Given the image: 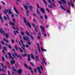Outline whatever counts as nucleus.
Returning <instances> with one entry per match:
<instances>
[{"mask_svg": "<svg viewBox=\"0 0 75 75\" xmlns=\"http://www.w3.org/2000/svg\"><path fill=\"white\" fill-rule=\"evenodd\" d=\"M24 20V22L26 24V25H28L29 28H31V25H30V23H29V22H27V21H26L25 18L24 17L23 18Z\"/></svg>", "mask_w": 75, "mask_h": 75, "instance_id": "1", "label": "nucleus"}, {"mask_svg": "<svg viewBox=\"0 0 75 75\" xmlns=\"http://www.w3.org/2000/svg\"><path fill=\"white\" fill-rule=\"evenodd\" d=\"M58 2L60 4H67V2H66V1L64 0H62L61 1H59Z\"/></svg>", "mask_w": 75, "mask_h": 75, "instance_id": "2", "label": "nucleus"}, {"mask_svg": "<svg viewBox=\"0 0 75 75\" xmlns=\"http://www.w3.org/2000/svg\"><path fill=\"white\" fill-rule=\"evenodd\" d=\"M40 28L41 29L42 34L43 33V32H45L44 28V27H43L42 26L40 25Z\"/></svg>", "mask_w": 75, "mask_h": 75, "instance_id": "3", "label": "nucleus"}, {"mask_svg": "<svg viewBox=\"0 0 75 75\" xmlns=\"http://www.w3.org/2000/svg\"><path fill=\"white\" fill-rule=\"evenodd\" d=\"M0 64L2 66V70L0 68V71H3V72H5V71H4V66H3V64H2V63H1Z\"/></svg>", "mask_w": 75, "mask_h": 75, "instance_id": "4", "label": "nucleus"}, {"mask_svg": "<svg viewBox=\"0 0 75 75\" xmlns=\"http://www.w3.org/2000/svg\"><path fill=\"white\" fill-rule=\"evenodd\" d=\"M8 55H9V58L10 59H14V58H13V57H12L11 54V53H10V52H8Z\"/></svg>", "mask_w": 75, "mask_h": 75, "instance_id": "5", "label": "nucleus"}, {"mask_svg": "<svg viewBox=\"0 0 75 75\" xmlns=\"http://www.w3.org/2000/svg\"><path fill=\"white\" fill-rule=\"evenodd\" d=\"M23 38L24 40H25L26 41H28L29 40V38H28V36H26V38H25V36H24L23 37Z\"/></svg>", "mask_w": 75, "mask_h": 75, "instance_id": "6", "label": "nucleus"}, {"mask_svg": "<svg viewBox=\"0 0 75 75\" xmlns=\"http://www.w3.org/2000/svg\"><path fill=\"white\" fill-rule=\"evenodd\" d=\"M13 8L17 14H19V13H18V11H17V9L16 8L14 7Z\"/></svg>", "mask_w": 75, "mask_h": 75, "instance_id": "7", "label": "nucleus"}, {"mask_svg": "<svg viewBox=\"0 0 75 75\" xmlns=\"http://www.w3.org/2000/svg\"><path fill=\"white\" fill-rule=\"evenodd\" d=\"M40 10L42 13H45V10L43 8H40Z\"/></svg>", "mask_w": 75, "mask_h": 75, "instance_id": "8", "label": "nucleus"}, {"mask_svg": "<svg viewBox=\"0 0 75 75\" xmlns=\"http://www.w3.org/2000/svg\"><path fill=\"white\" fill-rule=\"evenodd\" d=\"M8 14H9V15H10V14H12V13H12V12H11V10H10V9H8Z\"/></svg>", "mask_w": 75, "mask_h": 75, "instance_id": "9", "label": "nucleus"}, {"mask_svg": "<svg viewBox=\"0 0 75 75\" xmlns=\"http://www.w3.org/2000/svg\"><path fill=\"white\" fill-rule=\"evenodd\" d=\"M0 33H1L3 34L4 35V34H5L4 32L2 30V29L1 28H0Z\"/></svg>", "mask_w": 75, "mask_h": 75, "instance_id": "10", "label": "nucleus"}, {"mask_svg": "<svg viewBox=\"0 0 75 75\" xmlns=\"http://www.w3.org/2000/svg\"><path fill=\"white\" fill-rule=\"evenodd\" d=\"M12 55L13 57H15V56H16L17 54L16 52H14L12 53Z\"/></svg>", "mask_w": 75, "mask_h": 75, "instance_id": "11", "label": "nucleus"}, {"mask_svg": "<svg viewBox=\"0 0 75 75\" xmlns=\"http://www.w3.org/2000/svg\"><path fill=\"white\" fill-rule=\"evenodd\" d=\"M18 74H21L22 72V70H21V69L18 70Z\"/></svg>", "mask_w": 75, "mask_h": 75, "instance_id": "12", "label": "nucleus"}, {"mask_svg": "<svg viewBox=\"0 0 75 75\" xmlns=\"http://www.w3.org/2000/svg\"><path fill=\"white\" fill-rule=\"evenodd\" d=\"M9 24H11V25H13V26H14V25H15V23L14 22L12 23H11V22H10L9 23Z\"/></svg>", "mask_w": 75, "mask_h": 75, "instance_id": "13", "label": "nucleus"}, {"mask_svg": "<svg viewBox=\"0 0 75 75\" xmlns=\"http://www.w3.org/2000/svg\"><path fill=\"white\" fill-rule=\"evenodd\" d=\"M38 48L39 51V52H41V51H40V45L39 44V43H38Z\"/></svg>", "mask_w": 75, "mask_h": 75, "instance_id": "14", "label": "nucleus"}, {"mask_svg": "<svg viewBox=\"0 0 75 75\" xmlns=\"http://www.w3.org/2000/svg\"><path fill=\"white\" fill-rule=\"evenodd\" d=\"M8 11V10H7V9H5L4 10V13H5V14H7Z\"/></svg>", "mask_w": 75, "mask_h": 75, "instance_id": "15", "label": "nucleus"}, {"mask_svg": "<svg viewBox=\"0 0 75 75\" xmlns=\"http://www.w3.org/2000/svg\"><path fill=\"white\" fill-rule=\"evenodd\" d=\"M15 61L14 60H11V63L12 64H14V62Z\"/></svg>", "mask_w": 75, "mask_h": 75, "instance_id": "16", "label": "nucleus"}, {"mask_svg": "<svg viewBox=\"0 0 75 75\" xmlns=\"http://www.w3.org/2000/svg\"><path fill=\"white\" fill-rule=\"evenodd\" d=\"M48 7H49V8H53V6H52L51 4L49 5H48Z\"/></svg>", "mask_w": 75, "mask_h": 75, "instance_id": "17", "label": "nucleus"}, {"mask_svg": "<svg viewBox=\"0 0 75 75\" xmlns=\"http://www.w3.org/2000/svg\"><path fill=\"white\" fill-rule=\"evenodd\" d=\"M70 1L71 2V4L72 6V7H74V4H73V3H72V0H70Z\"/></svg>", "mask_w": 75, "mask_h": 75, "instance_id": "18", "label": "nucleus"}, {"mask_svg": "<svg viewBox=\"0 0 75 75\" xmlns=\"http://www.w3.org/2000/svg\"><path fill=\"white\" fill-rule=\"evenodd\" d=\"M60 8H62V9H63V10H66V9L65 8H64V7H63L62 6H60Z\"/></svg>", "mask_w": 75, "mask_h": 75, "instance_id": "19", "label": "nucleus"}, {"mask_svg": "<svg viewBox=\"0 0 75 75\" xmlns=\"http://www.w3.org/2000/svg\"><path fill=\"white\" fill-rule=\"evenodd\" d=\"M18 49L20 51V52H23V50H22V49H21V48L20 47H19Z\"/></svg>", "mask_w": 75, "mask_h": 75, "instance_id": "20", "label": "nucleus"}, {"mask_svg": "<svg viewBox=\"0 0 75 75\" xmlns=\"http://www.w3.org/2000/svg\"><path fill=\"white\" fill-rule=\"evenodd\" d=\"M15 48L17 51H18V48H17V45H15Z\"/></svg>", "mask_w": 75, "mask_h": 75, "instance_id": "21", "label": "nucleus"}, {"mask_svg": "<svg viewBox=\"0 0 75 75\" xmlns=\"http://www.w3.org/2000/svg\"><path fill=\"white\" fill-rule=\"evenodd\" d=\"M36 12H37V13L38 14H40V12H39V10H38V9L37 8L36 9Z\"/></svg>", "mask_w": 75, "mask_h": 75, "instance_id": "22", "label": "nucleus"}, {"mask_svg": "<svg viewBox=\"0 0 75 75\" xmlns=\"http://www.w3.org/2000/svg\"><path fill=\"white\" fill-rule=\"evenodd\" d=\"M20 42H21V43L22 44V45H23V47H24V48H25V46H24V45L23 44V41L21 40L20 41Z\"/></svg>", "mask_w": 75, "mask_h": 75, "instance_id": "23", "label": "nucleus"}, {"mask_svg": "<svg viewBox=\"0 0 75 75\" xmlns=\"http://www.w3.org/2000/svg\"><path fill=\"white\" fill-rule=\"evenodd\" d=\"M6 16L7 17V19L8 21H10V18H9V17L8 16V15H6Z\"/></svg>", "mask_w": 75, "mask_h": 75, "instance_id": "24", "label": "nucleus"}, {"mask_svg": "<svg viewBox=\"0 0 75 75\" xmlns=\"http://www.w3.org/2000/svg\"><path fill=\"white\" fill-rule=\"evenodd\" d=\"M22 56H23V57H26L27 55V54H22Z\"/></svg>", "mask_w": 75, "mask_h": 75, "instance_id": "25", "label": "nucleus"}, {"mask_svg": "<svg viewBox=\"0 0 75 75\" xmlns=\"http://www.w3.org/2000/svg\"><path fill=\"white\" fill-rule=\"evenodd\" d=\"M31 57L33 59H34V55H33V54H31Z\"/></svg>", "mask_w": 75, "mask_h": 75, "instance_id": "26", "label": "nucleus"}, {"mask_svg": "<svg viewBox=\"0 0 75 75\" xmlns=\"http://www.w3.org/2000/svg\"><path fill=\"white\" fill-rule=\"evenodd\" d=\"M43 1V2H44L45 4H47V2L46 1H45V0H42Z\"/></svg>", "mask_w": 75, "mask_h": 75, "instance_id": "27", "label": "nucleus"}, {"mask_svg": "<svg viewBox=\"0 0 75 75\" xmlns=\"http://www.w3.org/2000/svg\"><path fill=\"white\" fill-rule=\"evenodd\" d=\"M38 57H39L38 56H35V58L37 60H38Z\"/></svg>", "mask_w": 75, "mask_h": 75, "instance_id": "28", "label": "nucleus"}, {"mask_svg": "<svg viewBox=\"0 0 75 75\" xmlns=\"http://www.w3.org/2000/svg\"><path fill=\"white\" fill-rule=\"evenodd\" d=\"M26 35H28L29 36H30V34H29V33H28V31H26Z\"/></svg>", "mask_w": 75, "mask_h": 75, "instance_id": "29", "label": "nucleus"}, {"mask_svg": "<svg viewBox=\"0 0 75 75\" xmlns=\"http://www.w3.org/2000/svg\"><path fill=\"white\" fill-rule=\"evenodd\" d=\"M24 65L26 68H28V66L26 64H24Z\"/></svg>", "mask_w": 75, "mask_h": 75, "instance_id": "30", "label": "nucleus"}, {"mask_svg": "<svg viewBox=\"0 0 75 75\" xmlns=\"http://www.w3.org/2000/svg\"><path fill=\"white\" fill-rule=\"evenodd\" d=\"M40 19H43V16H42V15H40Z\"/></svg>", "mask_w": 75, "mask_h": 75, "instance_id": "31", "label": "nucleus"}, {"mask_svg": "<svg viewBox=\"0 0 75 75\" xmlns=\"http://www.w3.org/2000/svg\"><path fill=\"white\" fill-rule=\"evenodd\" d=\"M12 69L13 71H15V72H16V70L15 69V68H14V67H12Z\"/></svg>", "mask_w": 75, "mask_h": 75, "instance_id": "32", "label": "nucleus"}, {"mask_svg": "<svg viewBox=\"0 0 75 75\" xmlns=\"http://www.w3.org/2000/svg\"><path fill=\"white\" fill-rule=\"evenodd\" d=\"M21 34L22 35H24V32L23 31H22L21 32Z\"/></svg>", "mask_w": 75, "mask_h": 75, "instance_id": "33", "label": "nucleus"}, {"mask_svg": "<svg viewBox=\"0 0 75 75\" xmlns=\"http://www.w3.org/2000/svg\"><path fill=\"white\" fill-rule=\"evenodd\" d=\"M35 31H36V32H37V26H35Z\"/></svg>", "mask_w": 75, "mask_h": 75, "instance_id": "34", "label": "nucleus"}, {"mask_svg": "<svg viewBox=\"0 0 75 75\" xmlns=\"http://www.w3.org/2000/svg\"><path fill=\"white\" fill-rule=\"evenodd\" d=\"M4 20H7V17H6V16H4Z\"/></svg>", "mask_w": 75, "mask_h": 75, "instance_id": "35", "label": "nucleus"}, {"mask_svg": "<svg viewBox=\"0 0 75 75\" xmlns=\"http://www.w3.org/2000/svg\"><path fill=\"white\" fill-rule=\"evenodd\" d=\"M5 36H6V38H8V34H7L6 35H5Z\"/></svg>", "mask_w": 75, "mask_h": 75, "instance_id": "36", "label": "nucleus"}, {"mask_svg": "<svg viewBox=\"0 0 75 75\" xmlns=\"http://www.w3.org/2000/svg\"><path fill=\"white\" fill-rule=\"evenodd\" d=\"M0 19H1V20L2 21V22H3V21L2 18L1 17V15H0Z\"/></svg>", "mask_w": 75, "mask_h": 75, "instance_id": "37", "label": "nucleus"}, {"mask_svg": "<svg viewBox=\"0 0 75 75\" xmlns=\"http://www.w3.org/2000/svg\"><path fill=\"white\" fill-rule=\"evenodd\" d=\"M29 8L30 9H32L33 8V6H29Z\"/></svg>", "mask_w": 75, "mask_h": 75, "instance_id": "38", "label": "nucleus"}, {"mask_svg": "<svg viewBox=\"0 0 75 75\" xmlns=\"http://www.w3.org/2000/svg\"><path fill=\"white\" fill-rule=\"evenodd\" d=\"M24 8L25 9V10H28V7H27V6H24Z\"/></svg>", "mask_w": 75, "mask_h": 75, "instance_id": "39", "label": "nucleus"}, {"mask_svg": "<svg viewBox=\"0 0 75 75\" xmlns=\"http://www.w3.org/2000/svg\"><path fill=\"white\" fill-rule=\"evenodd\" d=\"M3 48H4V50H5V51H7V49L6 48V47H3Z\"/></svg>", "mask_w": 75, "mask_h": 75, "instance_id": "40", "label": "nucleus"}, {"mask_svg": "<svg viewBox=\"0 0 75 75\" xmlns=\"http://www.w3.org/2000/svg\"><path fill=\"white\" fill-rule=\"evenodd\" d=\"M45 19H48V17H47V15L45 16Z\"/></svg>", "mask_w": 75, "mask_h": 75, "instance_id": "41", "label": "nucleus"}, {"mask_svg": "<svg viewBox=\"0 0 75 75\" xmlns=\"http://www.w3.org/2000/svg\"><path fill=\"white\" fill-rule=\"evenodd\" d=\"M48 2H49L50 4L52 3V2L50 0H48Z\"/></svg>", "mask_w": 75, "mask_h": 75, "instance_id": "42", "label": "nucleus"}, {"mask_svg": "<svg viewBox=\"0 0 75 75\" xmlns=\"http://www.w3.org/2000/svg\"><path fill=\"white\" fill-rule=\"evenodd\" d=\"M13 23H16V20H15V19L14 18H13Z\"/></svg>", "mask_w": 75, "mask_h": 75, "instance_id": "43", "label": "nucleus"}, {"mask_svg": "<svg viewBox=\"0 0 75 75\" xmlns=\"http://www.w3.org/2000/svg\"><path fill=\"white\" fill-rule=\"evenodd\" d=\"M32 25L33 27H35V24H34V23H32Z\"/></svg>", "mask_w": 75, "mask_h": 75, "instance_id": "44", "label": "nucleus"}, {"mask_svg": "<svg viewBox=\"0 0 75 75\" xmlns=\"http://www.w3.org/2000/svg\"><path fill=\"white\" fill-rule=\"evenodd\" d=\"M8 46L9 48H11V45H8Z\"/></svg>", "mask_w": 75, "mask_h": 75, "instance_id": "45", "label": "nucleus"}, {"mask_svg": "<svg viewBox=\"0 0 75 75\" xmlns=\"http://www.w3.org/2000/svg\"><path fill=\"white\" fill-rule=\"evenodd\" d=\"M33 21H34V22H35V23H36V22L35 19L34 18L33 19Z\"/></svg>", "mask_w": 75, "mask_h": 75, "instance_id": "46", "label": "nucleus"}, {"mask_svg": "<svg viewBox=\"0 0 75 75\" xmlns=\"http://www.w3.org/2000/svg\"><path fill=\"white\" fill-rule=\"evenodd\" d=\"M1 3H2V4H4V5H6L5 3H4V2L2 1Z\"/></svg>", "mask_w": 75, "mask_h": 75, "instance_id": "47", "label": "nucleus"}, {"mask_svg": "<svg viewBox=\"0 0 75 75\" xmlns=\"http://www.w3.org/2000/svg\"><path fill=\"white\" fill-rule=\"evenodd\" d=\"M16 31L14 30L13 31V32L14 33V34H15V35H16L17 34H16Z\"/></svg>", "mask_w": 75, "mask_h": 75, "instance_id": "48", "label": "nucleus"}, {"mask_svg": "<svg viewBox=\"0 0 75 75\" xmlns=\"http://www.w3.org/2000/svg\"><path fill=\"white\" fill-rule=\"evenodd\" d=\"M37 69L38 71H40V68L39 67H38Z\"/></svg>", "mask_w": 75, "mask_h": 75, "instance_id": "49", "label": "nucleus"}, {"mask_svg": "<svg viewBox=\"0 0 75 75\" xmlns=\"http://www.w3.org/2000/svg\"><path fill=\"white\" fill-rule=\"evenodd\" d=\"M16 57H17L18 58H19V57H20V55H17H17H16Z\"/></svg>", "mask_w": 75, "mask_h": 75, "instance_id": "50", "label": "nucleus"}, {"mask_svg": "<svg viewBox=\"0 0 75 75\" xmlns=\"http://www.w3.org/2000/svg\"><path fill=\"white\" fill-rule=\"evenodd\" d=\"M43 59V62H44L45 64H47V63H46V62H45V60H44V59Z\"/></svg>", "mask_w": 75, "mask_h": 75, "instance_id": "51", "label": "nucleus"}, {"mask_svg": "<svg viewBox=\"0 0 75 75\" xmlns=\"http://www.w3.org/2000/svg\"><path fill=\"white\" fill-rule=\"evenodd\" d=\"M31 65L33 66V67H34V64H33V62H31Z\"/></svg>", "mask_w": 75, "mask_h": 75, "instance_id": "52", "label": "nucleus"}, {"mask_svg": "<svg viewBox=\"0 0 75 75\" xmlns=\"http://www.w3.org/2000/svg\"><path fill=\"white\" fill-rule=\"evenodd\" d=\"M4 44H5V45H6V46H8V44H7V43H5Z\"/></svg>", "mask_w": 75, "mask_h": 75, "instance_id": "53", "label": "nucleus"}, {"mask_svg": "<svg viewBox=\"0 0 75 75\" xmlns=\"http://www.w3.org/2000/svg\"><path fill=\"white\" fill-rule=\"evenodd\" d=\"M21 47H22V48L23 50V51H25V49H24V48L22 46H21Z\"/></svg>", "mask_w": 75, "mask_h": 75, "instance_id": "54", "label": "nucleus"}, {"mask_svg": "<svg viewBox=\"0 0 75 75\" xmlns=\"http://www.w3.org/2000/svg\"><path fill=\"white\" fill-rule=\"evenodd\" d=\"M30 37H31V38H32V40H33V37L32 35H30Z\"/></svg>", "mask_w": 75, "mask_h": 75, "instance_id": "55", "label": "nucleus"}, {"mask_svg": "<svg viewBox=\"0 0 75 75\" xmlns=\"http://www.w3.org/2000/svg\"><path fill=\"white\" fill-rule=\"evenodd\" d=\"M67 13H70V11H69V10H67Z\"/></svg>", "mask_w": 75, "mask_h": 75, "instance_id": "56", "label": "nucleus"}, {"mask_svg": "<svg viewBox=\"0 0 75 75\" xmlns=\"http://www.w3.org/2000/svg\"><path fill=\"white\" fill-rule=\"evenodd\" d=\"M2 60L3 61H5V59H4V57H2Z\"/></svg>", "mask_w": 75, "mask_h": 75, "instance_id": "57", "label": "nucleus"}, {"mask_svg": "<svg viewBox=\"0 0 75 75\" xmlns=\"http://www.w3.org/2000/svg\"><path fill=\"white\" fill-rule=\"evenodd\" d=\"M1 43L2 44H4V42H3V41H1Z\"/></svg>", "mask_w": 75, "mask_h": 75, "instance_id": "58", "label": "nucleus"}, {"mask_svg": "<svg viewBox=\"0 0 75 75\" xmlns=\"http://www.w3.org/2000/svg\"><path fill=\"white\" fill-rule=\"evenodd\" d=\"M28 44H29V45H31V43L30 42H28Z\"/></svg>", "mask_w": 75, "mask_h": 75, "instance_id": "59", "label": "nucleus"}, {"mask_svg": "<svg viewBox=\"0 0 75 75\" xmlns=\"http://www.w3.org/2000/svg\"><path fill=\"white\" fill-rule=\"evenodd\" d=\"M37 6L38 8H40V7L39 6L38 4H37Z\"/></svg>", "mask_w": 75, "mask_h": 75, "instance_id": "60", "label": "nucleus"}, {"mask_svg": "<svg viewBox=\"0 0 75 75\" xmlns=\"http://www.w3.org/2000/svg\"><path fill=\"white\" fill-rule=\"evenodd\" d=\"M38 39H39V40L40 39V36H38Z\"/></svg>", "mask_w": 75, "mask_h": 75, "instance_id": "61", "label": "nucleus"}, {"mask_svg": "<svg viewBox=\"0 0 75 75\" xmlns=\"http://www.w3.org/2000/svg\"><path fill=\"white\" fill-rule=\"evenodd\" d=\"M26 48H28V47H29V45H26Z\"/></svg>", "mask_w": 75, "mask_h": 75, "instance_id": "62", "label": "nucleus"}, {"mask_svg": "<svg viewBox=\"0 0 75 75\" xmlns=\"http://www.w3.org/2000/svg\"><path fill=\"white\" fill-rule=\"evenodd\" d=\"M46 10L48 12H50V11H49V10H48V9L47 8H46Z\"/></svg>", "mask_w": 75, "mask_h": 75, "instance_id": "63", "label": "nucleus"}, {"mask_svg": "<svg viewBox=\"0 0 75 75\" xmlns=\"http://www.w3.org/2000/svg\"><path fill=\"white\" fill-rule=\"evenodd\" d=\"M15 16H16L17 17H18V15L17 14H15Z\"/></svg>", "mask_w": 75, "mask_h": 75, "instance_id": "64", "label": "nucleus"}]
</instances>
